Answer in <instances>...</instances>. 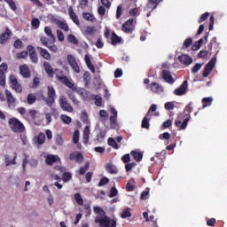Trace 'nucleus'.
Returning a JSON list of instances; mask_svg holds the SVG:
<instances>
[{"label": "nucleus", "mask_w": 227, "mask_h": 227, "mask_svg": "<svg viewBox=\"0 0 227 227\" xmlns=\"http://www.w3.org/2000/svg\"><path fill=\"white\" fill-rule=\"evenodd\" d=\"M106 169L107 173H110V175H116L118 173V168H116V166L113 165L112 163H106Z\"/></svg>", "instance_id": "nucleus-31"}, {"label": "nucleus", "mask_w": 227, "mask_h": 227, "mask_svg": "<svg viewBox=\"0 0 227 227\" xmlns=\"http://www.w3.org/2000/svg\"><path fill=\"white\" fill-rule=\"evenodd\" d=\"M192 45V37H188L183 44L184 49H189V47Z\"/></svg>", "instance_id": "nucleus-56"}, {"label": "nucleus", "mask_w": 227, "mask_h": 227, "mask_svg": "<svg viewBox=\"0 0 227 227\" xmlns=\"http://www.w3.org/2000/svg\"><path fill=\"white\" fill-rule=\"evenodd\" d=\"M37 143L39 145H43L45 143V133L40 132L37 136Z\"/></svg>", "instance_id": "nucleus-51"}, {"label": "nucleus", "mask_w": 227, "mask_h": 227, "mask_svg": "<svg viewBox=\"0 0 227 227\" xmlns=\"http://www.w3.org/2000/svg\"><path fill=\"white\" fill-rule=\"evenodd\" d=\"M170 137H171V135H170L168 132H165V133L160 134V135L159 136V139H166V140H168V139H169Z\"/></svg>", "instance_id": "nucleus-64"}, {"label": "nucleus", "mask_w": 227, "mask_h": 227, "mask_svg": "<svg viewBox=\"0 0 227 227\" xmlns=\"http://www.w3.org/2000/svg\"><path fill=\"white\" fill-rule=\"evenodd\" d=\"M150 120H152V115L150 112H147L146 115L142 120V129H150Z\"/></svg>", "instance_id": "nucleus-25"}, {"label": "nucleus", "mask_w": 227, "mask_h": 227, "mask_svg": "<svg viewBox=\"0 0 227 227\" xmlns=\"http://www.w3.org/2000/svg\"><path fill=\"white\" fill-rule=\"evenodd\" d=\"M149 88L153 93H162L164 91V87L155 82H152Z\"/></svg>", "instance_id": "nucleus-19"}, {"label": "nucleus", "mask_w": 227, "mask_h": 227, "mask_svg": "<svg viewBox=\"0 0 227 227\" xmlns=\"http://www.w3.org/2000/svg\"><path fill=\"white\" fill-rule=\"evenodd\" d=\"M60 120L63 121V123H66V125H70V123H72V118L68 115L62 114L60 116Z\"/></svg>", "instance_id": "nucleus-47"}, {"label": "nucleus", "mask_w": 227, "mask_h": 227, "mask_svg": "<svg viewBox=\"0 0 227 227\" xmlns=\"http://www.w3.org/2000/svg\"><path fill=\"white\" fill-rule=\"evenodd\" d=\"M110 113L113 114L110 116V123L111 125H116V121L118 120V111H116V108L112 107L110 109Z\"/></svg>", "instance_id": "nucleus-28"}, {"label": "nucleus", "mask_w": 227, "mask_h": 227, "mask_svg": "<svg viewBox=\"0 0 227 227\" xmlns=\"http://www.w3.org/2000/svg\"><path fill=\"white\" fill-rule=\"evenodd\" d=\"M212 47L215 48V54L219 53V43H217V37H213L210 43L207 45L208 51H212Z\"/></svg>", "instance_id": "nucleus-26"}, {"label": "nucleus", "mask_w": 227, "mask_h": 227, "mask_svg": "<svg viewBox=\"0 0 227 227\" xmlns=\"http://www.w3.org/2000/svg\"><path fill=\"white\" fill-rule=\"evenodd\" d=\"M14 49H22L24 48V43L20 39H16L13 43Z\"/></svg>", "instance_id": "nucleus-48"}, {"label": "nucleus", "mask_w": 227, "mask_h": 227, "mask_svg": "<svg viewBox=\"0 0 227 227\" xmlns=\"http://www.w3.org/2000/svg\"><path fill=\"white\" fill-rule=\"evenodd\" d=\"M59 160H61V158L54 154H48L45 159V162L48 166H52V164H56V162H59Z\"/></svg>", "instance_id": "nucleus-17"}, {"label": "nucleus", "mask_w": 227, "mask_h": 227, "mask_svg": "<svg viewBox=\"0 0 227 227\" xmlns=\"http://www.w3.org/2000/svg\"><path fill=\"white\" fill-rule=\"evenodd\" d=\"M81 121L82 123H90V121L88 119V112L83 111L81 115Z\"/></svg>", "instance_id": "nucleus-55"}, {"label": "nucleus", "mask_w": 227, "mask_h": 227, "mask_svg": "<svg viewBox=\"0 0 227 227\" xmlns=\"http://www.w3.org/2000/svg\"><path fill=\"white\" fill-rule=\"evenodd\" d=\"M74 200L80 207H82V205H84V200H82V196H81V193L79 192L75 193Z\"/></svg>", "instance_id": "nucleus-41"}, {"label": "nucleus", "mask_w": 227, "mask_h": 227, "mask_svg": "<svg viewBox=\"0 0 227 227\" xmlns=\"http://www.w3.org/2000/svg\"><path fill=\"white\" fill-rule=\"evenodd\" d=\"M107 134V132L106 131V129H100L99 133L97 135V140L98 141H104V138L106 137V135Z\"/></svg>", "instance_id": "nucleus-46"}, {"label": "nucleus", "mask_w": 227, "mask_h": 227, "mask_svg": "<svg viewBox=\"0 0 227 227\" xmlns=\"http://www.w3.org/2000/svg\"><path fill=\"white\" fill-rule=\"evenodd\" d=\"M82 18L89 22H95V20H95V16L90 12H82Z\"/></svg>", "instance_id": "nucleus-38"}, {"label": "nucleus", "mask_w": 227, "mask_h": 227, "mask_svg": "<svg viewBox=\"0 0 227 227\" xmlns=\"http://www.w3.org/2000/svg\"><path fill=\"white\" fill-rule=\"evenodd\" d=\"M110 40L112 45L121 43V37L118 36L114 32L112 33Z\"/></svg>", "instance_id": "nucleus-33"}, {"label": "nucleus", "mask_w": 227, "mask_h": 227, "mask_svg": "<svg viewBox=\"0 0 227 227\" xmlns=\"http://www.w3.org/2000/svg\"><path fill=\"white\" fill-rule=\"evenodd\" d=\"M9 129L15 134H22L26 131V126L17 117H12L8 121Z\"/></svg>", "instance_id": "nucleus-3"}, {"label": "nucleus", "mask_w": 227, "mask_h": 227, "mask_svg": "<svg viewBox=\"0 0 227 227\" xmlns=\"http://www.w3.org/2000/svg\"><path fill=\"white\" fill-rule=\"evenodd\" d=\"M94 222L100 227H116V219H111L109 216H96Z\"/></svg>", "instance_id": "nucleus-4"}, {"label": "nucleus", "mask_w": 227, "mask_h": 227, "mask_svg": "<svg viewBox=\"0 0 227 227\" xmlns=\"http://www.w3.org/2000/svg\"><path fill=\"white\" fill-rule=\"evenodd\" d=\"M5 96L7 100V105L10 109L15 107V98H13V94H12V91L6 90H5Z\"/></svg>", "instance_id": "nucleus-15"}, {"label": "nucleus", "mask_w": 227, "mask_h": 227, "mask_svg": "<svg viewBox=\"0 0 227 227\" xmlns=\"http://www.w3.org/2000/svg\"><path fill=\"white\" fill-rule=\"evenodd\" d=\"M90 169V162H86L85 165L83 167H81L78 173L79 175L82 176V175H86V171Z\"/></svg>", "instance_id": "nucleus-45"}, {"label": "nucleus", "mask_w": 227, "mask_h": 227, "mask_svg": "<svg viewBox=\"0 0 227 227\" xmlns=\"http://www.w3.org/2000/svg\"><path fill=\"white\" fill-rule=\"evenodd\" d=\"M86 35H94L95 34V27H87L85 29Z\"/></svg>", "instance_id": "nucleus-63"}, {"label": "nucleus", "mask_w": 227, "mask_h": 227, "mask_svg": "<svg viewBox=\"0 0 227 227\" xmlns=\"http://www.w3.org/2000/svg\"><path fill=\"white\" fill-rule=\"evenodd\" d=\"M108 145L109 146L114 147V150H118L120 148V145H118V143L113 137L108 138Z\"/></svg>", "instance_id": "nucleus-44"}, {"label": "nucleus", "mask_w": 227, "mask_h": 227, "mask_svg": "<svg viewBox=\"0 0 227 227\" xmlns=\"http://www.w3.org/2000/svg\"><path fill=\"white\" fill-rule=\"evenodd\" d=\"M38 112L36 110L29 109L27 113L25 114V118L27 120H36V114Z\"/></svg>", "instance_id": "nucleus-34"}, {"label": "nucleus", "mask_w": 227, "mask_h": 227, "mask_svg": "<svg viewBox=\"0 0 227 227\" xmlns=\"http://www.w3.org/2000/svg\"><path fill=\"white\" fill-rule=\"evenodd\" d=\"M210 13L208 12L203 13L198 20L199 24H201V22H205V20H207V19H208Z\"/></svg>", "instance_id": "nucleus-60"}, {"label": "nucleus", "mask_w": 227, "mask_h": 227, "mask_svg": "<svg viewBox=\"0 0 227 227\" xmlns=\"http://www.w3.org/2000/svg\"><path fill=\"white\" fill-rule=\"evenodd\" d=\"M122 31L127 34H130L134 31V19L128 20L123 25H122Z\"/></svg>", "instance_id": "nucleus-11"}, {"label": "nucleus", "mask_w": 227, "mask_h": 227, "mask_svg": "<svg viewBox=\"0 0 227 227\" xmlns=\"http://www.w3.org/2000/svg\"><path fill=\"white\" fill-rule=\"evenodd\" d=\"M31 26L34 29H38L40 27V20L34 18L31 21Z\"/></svg>", "instance_id": "nucleus-54"}, {"label": "nucleus", "mask_w": 227, "mask_h": 227, "mask_svg": "<svg viewBox=\"0 0 227 227\" xmlns=\"http://www.w3.org/2000/svg\"><path fill=\"white\" fill-rule=\"evenodd\" d=\"M20 74L24 79H29V77H31V71L29 70V67L26 64L20 66Z\"/></svg>", "instance_id": "nucleus-16"}, {"label": "nucleus", "mask_w": 227, "mask_h": 227, "mask_svg": "<svg viewBox=\"0 0 227 227\" xmlns=\"http://www.w3.org/2000/svg\"><path fill=\"white\" fill-rule=\"evenodd\" d=\"M9 84L11 88L16 91V93H22V85L19 82V80L15 74L10 75Z\"/></svg>", "instance_id": "nucleus-5"}, {"label": "nucleus", "mask_w": 227, "mask_h": 227, "mask_svg": "<svg viewBox=\"0 0 227 227\" xmlns=\"http://www.w3.org/2000/svg\"><path fill=\"white\" fill-rule=\"evenodd\" d=\"M162 1L164 0H148L146 4L147 10L153 12V10H155Z\"/></svg>", "instance_id": "nucleus-21"}, {"label": "nucleus", "mask_w": 227, "mask_h": 227, "mask_svg": "<svg viewBox=\"0 0 227 227\" xmlns=\"http://www.w3.org/2000/svg\"><path fill=\"white\" fill-rule=\"evenodd\" d=\"M130 210H131L130 208L123 209L121 214V219H127V217H132V213H130Z\"/></svg>", "instance_id": "nucleus-42"}, {"label": "nucleus", "mask_w": 227, "mask_h": 227, "mask_svg": "<svg viewBox=\"0 0 227 227\" xmlns=\"http://www.w3.org/2000/svg\"><path fill=\"white\" fill-rule=\"evenodd\" d=\"M12 30H10L8 27L5 28V32L0 35V43L1 45H4L10 38H12Z\"/></svg>", "instance_id": "nucleus-14"}, {"label": "nucleus", "mask_w": 227, "mask_h": 227, "mask_svg": "<svg viewBox=\"0 0 227 227\" xmlns=\"http://www.w3.org/2000/svg\"><path fill=\"white\" fill-rule=\"evenodd\" d=\"M131 155L137 162H141V160H143V154L140 152L133 150L131 151Z\"/></svg>", "instance_id": "nucleus-36"}, {"label": "nucleus", "mask_w": 227, "mask_h": 227, "mask_svg": "<svg viewBox=\"0 0 227 227\" xmlns=\"http://www.w3.org/2000/svg\"><path fill=\"white\" fill-rule=\"evenodd\" d=\"M67 41L69 43H74V45H79V40H77V37L72 34L67 36Z\"/></svg>", "instance_id": "nucleus-43"}, {"label": "nucleus", "mask_w": 227, "mask_h": 227, "mask_svg": "<svg viewBox=\"0 0 227 227\" xmlns=\"http://www.w3.org/2000/svg\"><path fill=\"white\" fill-rule=\"evenodd\" d=\"M84 61L90 72H92V74H95V66H93V64L91 63V59L90 58V55H85Z\"/></svg>", "instance_id": "nucleus-32"}, {"label": "nucleus", "mask_w": 227, "mask_h": 227, "mask_svg": "<svg viewBox=\"0 0 227 227\" xmlns=\"http://www.w3.org/2000/svg\"><path fill=\"white\" fill-rule=\"evenodd\" d=\"M54 22H55L56 26H58V27H59V29L68 32L69 27H68V24H67V22L62 21L60 20H55Z\"/></svg>", "instance_id": "nucleus-30"}, {"label": "nucleus", "mask_w": 227, "mask_h": 227, "mask_svg": "<svg viewBox=\"0 0 227 227\" xmlns=\"http://www.w3.org/2000/svg\"><path fill=\"white\" fill-rule=\"evenodd\" d=\"M6 72H8V64L0 65V86H6Z\"/></svg>", "instance_id": "nucleus-8"}, {"label": "nucleus", "mask_w": 227, "mask_h": 227, "mask_svg": "<svg viewBox=\"0 0 227 227\" xmlns=\"http://www.w3.org/2000/svg\"><path fill=\"white\" fill-rule=\"evenodd\" d=\"M215 63H217V57H213L204 68L202 74L203 77H208V75H210L212 70H214V67H215Z\"/></svg>", "instance_id": "nucleus-7"}, {"label": "nucleus", "mask_w": 227, "mask_h": 227, "mask_svg": "<svg viewBox=\"0 0 227 227\" xmlns=\"http://www.w3.org/2000/svg\"><path fill=\"white\" fill-rule=\"evenodd\" d=\"M69 160H75L77 164H81L82 160H84V155H82V153L79 151H75L69 155Z\"/></svg>", "instance_id": "nucleus-13"}, {"label": "nucleus", "mask_w": 227, "mask_h": 227, "mask_svg": "<svg viewBox=\"0 0 227 227\" xmlns=\"http://www.w3.org/2000/svg\"><path fill=\"white\" fill-rule=\"evenodd\" d=\"M29 55V51H21L20 53H17L16 58L18 59H26V58Z\"/></svg>", "instance_id": "nucleus-53"}, {"label": "nucleus", "mask_w": 227, "mask_h": 227, "mask_svg": "<svg viewBox=\"0 0 227 227\" xmlns=\"http://www.w3.org/2000/svg\"><path fill=\"white\" fill-rule=\"evenodd\" d=\"M73 143L77 145L79 143V129L74 130L73 134Z\"/></svg>", "instance_id": "nucleus-57"}, {"label": "nucleus", "mask_w": 227, "mask_h": 227, "mask_svg": "<svg viewBox=\"0 0 227 227\" xmlns=\"http://www.w3.org/2000/svg\"><path fill=\"white\" fill-rule=\"evenodd\" d=\"M62 180L63 182H70L72 180V174L70 172H64L62 174Z\"/></svg>", "instance_id": "nucleus-49"}, {"label": "nucleus", "mask_w": 227, "mask_h": 227, "mask_svg": "<svg viewBox=\"0 0 227 227\" xmlns=\"http://www.w3.org/2000/svg\"><path fill=\"white\" fill-rule=\"evenodd\" d=\"M212 102H214V98H202V107L203 109H205V107H210V106H212Z\"/></svg>", "instance_id": "nucleus-37"}, {"label": "nucleus", "mask_w": 227, "mask_h": 227, "mask_svg": "<svg viewBox=\"0 0 227 227\" xmlns=\"http://www.w3.org/2000/svg\"><path fill=\"white\" fill-rule=\"evenodd\" d=\"M115 196H118V190L116 187H112L110 190L109 198H114Z\"/></svg>", "instance_id": "nucleus-62"}, {"label": "nucleus", "mask_w": 227, "mask_h": 227, "mask_svg": "<svg viewBox=\"0 0 227 227\" xmlns=\"http://www.w3.org/2000/svg\"><path fill=\"white\" fill-rule=\"evenodd\" d=\"M5 3H7V4H9L11 10H12V12H17V4H15V1L13 0H4Z\"/></svg>", "instance_id": "nucleus-52"}, {"label": "nucleus", "mask_w": 227, "mask_h": 227, "mask_svg": "<svg viewBox=\"0 0 227 227\" xmlns=\"http://www.w3.org/2000/svg\"><path fill=\"white\" fill-rule=\"evenodd\" d=\"M44 33L47 37L42 35L40 37L41 43L49 49L51 52H58V46L56 45V35L52 34V29H51V27H44Z\"/></svg>", "instance_id": "nucleus-2"}, {"label": "nucleus", "mask_w": 227, "mask_h": 227, "mask_svg": "<svg viewBox=\"0 0 227 227\" xmlns=\"http://www.w3.org/2000/svg\"><path fill=\"white\" fill-rule=\"evenodd\" d=\"M36 49L40 56H42L43 59H46L47 61H51V53L49 52V51H47V49L42 48L40 46H38Z\"/></svg>", "instance_id": "nucleus-22"}, {"label": "nucleus", "mask_w": 227, "mask_h": 227, "mask_svg": "<svg viewBox=\"0 0 227 227\" xmlns=\"http://www.w3.org/2000/svg\"><path fill=\"white\" fill-rule=\"evenodd\" d=\"M43 68L46 72V74L50 76V77H54V69L52 68V66H51V64L47 61L43 62Z\"/></svg>", "instance_id": "nucleus-29"}, {"label": "nucleus", "mask_w": 227, "mask_h": 227, "mask_svg": "<svg viewBox=\"0 0 227 227\" xmlns=\"http://www.w3.org/2000/svg\"><path fill=\"white\" fill-rule=\"evenodd\" d=\"M27 51H28V53H29L28 56L30 58V61L35 65H36V63H38V54L36 53V50H35V46L29 44L27 47Z\"/></svg>", "instance_id": "nucleus-9"}, {"label": "nucleus", "mask_w": 227, "mask_h": 227, "mask_svg": "<svg viewBox=\"0 0 227 227\" xmlns=\"http://www.w3.org/2000/svg\"><path fill=\"white\" fill-rule=\"evenodd\" d=\"M47 96L42 94L41 98L43 102H45L48 107H51L50 114H51V116H53L55 120H58V118L59 117V112L58 111V109L52 107V106H54V104L56 103V89L50 85L47 87Z\"/></svg>", "instance_id": "nucleus-1"}, {"label": "nucleus", "mask_w": 227, "mask_h": 227, "mask_svg": "<svg viewBox=\"0 0 227 227\" xmlns=\"http://www.w3.org/2000/svg\"><path fill=\"white\" fill-rule=\"evenodd\" d=\"M191 120V115H188L184 121H176L175 125L177 127L179 130H185L187 129V123H189V121Z\"/></svg>", "instance_id": "nucleus-18"}, {"label": "nucleus", "mask_w": 227, "mask_h": 227, "mask_svg": "<svg viewBox=\"0 0 227 227\" xmlns=\"http://www.w3.org/2000/svg\"><path fill=\"white\" fill-rule=\"evenodd\" d=\"M94 214L100 215L101 217L106 216V211L102 209V207L94 206L93 207Z\"/></svg>", "instance_id": "nucleus-39"}, {"label": "nucleus", "mask_w": 227, "mask_h": 227, "mask_svg": "<svg viewBox=\"0 0 227 227\" xmlns=\"http://www.w3.org/2000/svg\"><path fill=\"white\" fill-rule=\"evenodd\" d=\"M201 67H203V64L197 63L192 68V74H198L199 70H201Z\"/></svg>", "instance_id": "nucleus-59"}, {"label": "nucleus", "mask_w": 227, "mask_h": 227, "mask_svg": "<svg viewBox=\"0 0 227 227\" xmlns=\"http://www.w3.org/2000/svg\"><path fill=\"white\" fill-rule=\"evenodd\" d=\"M59 106L62 108V111L66 113H74V107L68 103L65 96H60L59 98Z\"/></svg>", "instance_id": "nucleus-6"}, {"label": "nucleus", "mask_w": 227, "mask_h": 227, "mask_svg": "<svg viewBox=\"0 0 227 227\" xmlns=\"http://www.w3.org/2000/svg\"><path fill=\"white\" fill-rule=\"evenodd\" d=\"M68 15H69L71 20H73V22H74L76 24V26L81 25V22L79 21V17L77 16L75 12H74V7L70 6L68 8Z\"/></svg>", "instance_id": "nucleus-20"}, {"label": "nucleus", "mask_w": 227, "mask_h": 227, "mask_svg": "<svg viewBox=\"0 0 227 227\" xmlns=\"http://www.w3.org/2000/svg\"><path fill=\"white\" fill-rule=\"evenodd\" d=\"M162 79L168 82V84H173L175 82V80L173 79V76L171 75V72L168 70L162 71Z\"/></svg>", "instance_id": "nucleus-23"}, {"label": "nucleus", "mask_w": 227, "mask_h": 227, "mask_svg": "<svg viewBox=\"0 0 227 227\" xmlns=\"http://www.w3.org/2000/svg\"><path fill=\"white\" fill-rule=\"evenodd\" d=\"M83 143L84 145L90 143V126H86L83 129Z\"/></svg>", "instance_id": "nucleus-35"}, {"label": "nucleus", "mask_w": 227, "mask_h": 227, "mask_svg": "<svg viewBox=\"0 0 227 227\" xmlns=\"http://www.w3.org/2000/svg\"><path fill=\"white\" fill-rule=\"evenodd\" d=\"M178 59L182 65H191L192 63V58L189 55L183 54L178 57Z\"/></svg>", "instance_id": "nucleus-27"}, {"label": "nucleus", "mask_w": 227, "mask_h": 227, "mask_svg": "<svg viewBox=\"0 0 227 227\" xmlns=\"http://www.w3.org/2000/svg\"><path fill=\"white\" fill-rule=\"evenodd\" d=\"M17 153H13L12 156L5 155V166H12V164H17Z\"/></svg>", "instance_id": "nucleus-24"}, {"label": "nucleus", "mask_w": 227, "mask_h": 227, "mask_svg": "<svg viewBox=\"0 0 227 227\" xmlns=\"http://www.w3.org/2000/svg\"><path fill=\"white\" fill-rule=\"evenodd\" d=\"M67 61L74 72L76 74H81V68L79 67V64H77L75 61V58H74L72 55H67Z\"/></svg>", "instance_id": "nucleus-12"}, {"label": "nucleus", "mask_w": 227, "mask_h": 227, "mask_svg": "<svg viewBox=\"0 0 227 227\" xmlns=\"http://www.w3.org/2000/svg\"><path fill=\"white\" fill-rule=\"evenodd\" d=\"M55 143L59 146H63V144L65 143V140L63 139V136L61 135L55 136Z\"/></svg>", "instance_id": "nucleus-50"}, {"label": "nucleus", "mask_w": 227, "mask_h": 227, "mask_svg": "<svg viewBox=\"0 0 227 227\" xmlns=\"http://www.w3.org/2000/svg\"><path fill=\"white\" fill-rule=\"evenodd\" d=\"M187 80H184L183 83L174 90V95H176L177 97H182V95H185V93H187Z\"/></svg>", "instance_id": "nucleus-10"}, {"label": "nucleus", "mask_w": 227, "mask_h": 227, "mask_svg": "<svg viewBox=\"0 0 227 227\" xmlns=\"http://www.w3.org/2000/svg\"><path fill=\"white\" fill-rule=\"evenodd\" d=\"M35 102H36V96L33 93L28 94L27 97V104H28V106H33Z\"/></svg>", "instance_id": "nucleus-40"}, {"label": "nucleus", "mask_w": 227, "mask_h": 227, "mask_svg": "<svg viewBox=\"0 0 227 227\" xmlns=\"http://www.w3.org/2000/svg\"><path fill=\"white\" fill-rule=\"evenodd\" d=\"M108 182H109V178L107 177L101 178L98 183V187H104V185H107Z\"/></svg>", "instance_id": "nucleus-61"}, {"label": "nucleus", "mask_w": 227, "mask_h": 227, "mask_svg": "<svg viewBox=\"0 0 227 227\" xmlns=\"http://www.w3.org/2000/svg\"><path fill=\"white\" fill-rule=\"evenodd\" d=\"M95 105L98 107H102V98L100 96L94 95Z\"/></svg>", "instance_id": "nucleus-58"}]
</instances>
